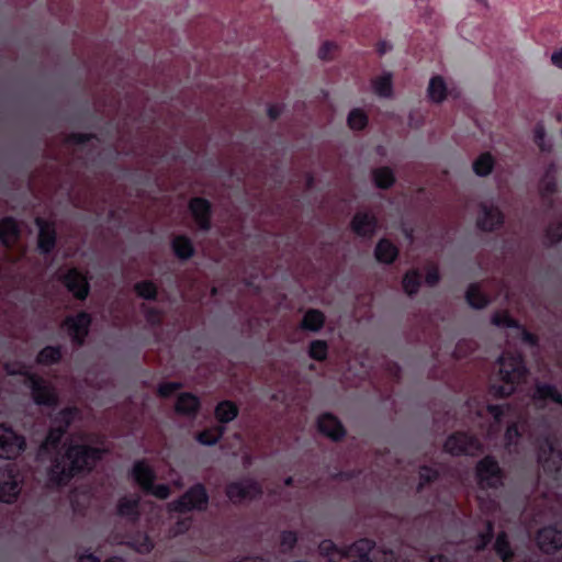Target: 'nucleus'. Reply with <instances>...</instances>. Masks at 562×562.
<instances>
[{
    "label": "nucleus",
    "instance_id": "obj_7",
    "mask_svg": "<svg viewBox=\"0 0 562 562\" xmlns=\"http://www.w3.org/2000/svg\"><path fill=\"white\" fill-rule=\"evenodd\" d=\"M21 479L15 468L7 463L0 468V498L4 503H12L19 495Z\"/></svg>",
    "mask_w": 562,
    "mask_h": 562
},
{
    "label": "nucleus",
    "instance_id": "obj_40",
    "mask_svg": "<svg viewBox=\"0 0 562 562\" xmlns=\"http://www.w3.org/2000/svg\"><path fill=\"white\" fill-rule=\"evenodd\" d=\"M222 437L221 429L204 430L198 435V441L204 446H212Z\"/></svg>",
    "mask_w": 562,
    "mask_h": 562
},
{
    "label": "nucleus",
    "instance_id": "obj_36",
    "mask_svg": "<svg viewBox=\"0 0 562 562\" xmlns=\"http://www.w3.org/2000/svg\"><path fill=\"white\" fill-rule=\"evenodd\" d=\"M368 124L367 114L360 109H353L348 115V125L351 130H362Z\"/></svg>",
    "mask_w": 562,
    "mask_h": 562
},
{
    "label": "nucleus",
    "instance_id": "obj_37",
    "mask_svg": "<svg viewBox=\"0 0 562 562\" xmlns=\"http://www.w3.org/2000/svg\"><path fill=\"white\" fill-rule=\"evenodd\" d=\"M420 284V276L416 271H411L405 274L403 279V288L409 295L417 292Z\"/></svg>",
    "mask_w": 562,
    "mask_h": 562
},
{
    "label": "nucleus",
    "instance_id": "obj_12",
    "mask_svg": "<svg viewBox=\"0 0 562 562\" xmlns=\"http://www.w3.org/2000/svg\"><path fill=\"white\" fill-rule=\"evenodd\" d=\"M504 216L493 201L482 202L477 216V226L483 231H494L503 224Z\"/></svg>",
    "mask_w": 562,
    "mask_h": 562
},
{
    "label": "nucleus",
    "instance_id": "obj_48",
    "mask_svg": "<svg viewBox=\"0 0 562 562\" xmlns=\"http://www.w3.org/2000/svg\"><path fill=\"white\" fill-rule=\"evenodd\" d=\"M79 562H100V559L93 553H85L79 557ZM104 562H124V559L121 557H113Z\"/></svg>",
    "mask_w": 562,
    "mask_h": 562
},
{
    "label": "nucleus",
    "instance_id": "obj_60",
    "mask_svg": "<svg viewBox=\"0 0 562 562\" xmlns=\"http://www.w3.org/2000/svg\"><path fill=\"white\" fill-rule=\"evenodd\" d=\"M239 562H266L262 558H245Z\"/></svg>",
    "mask_w": 562,
    "mask_h": 562
},
{
    "label": "nucleus",
    "instance_id": "obj_20",
    "mask_svg": "<svg viewBox=\"0 0 562 562\" xmlns=\"http://www.w3.org/2000/svg\"><path fill=\"white\" fill-rule=\"evenodd\" d=\"M450 90L443 77L437 75L430 78L427 87V98L432 103H442L450 94Z\"/></svg>",
    "mask_w": 562,
    "mask_h": 562
},
{
    "label": "nucleus",
    "instance_id": "obj_1",
    "mask_svg": "<svg viewBox=\"0 0 562 562\" xmlns=\"http://www.w3.org/2000/svg\"><path fill=\"white\" fill-rule=\"evenodd\" d=\"M77 414L74 407L63 409L54 419V426L38 451L40 461L49 462L48 477L56 484L67 482L78 472L90 470L104 452V449L91 447V440L86 436L71 437L60 446L66 428Z\"/></svg>",
    "mask_w": 562,
    "mask_h": 562
},
{
    "label": "nucleus",
    "instance_id": "obj_54",
    "mask_svg": "<svg viewBox=\"0 0 562 562\" xmlns=\"http://www.w3.org/2000/svg\"><path fill=\"white\" fill-rule=\"evenodd\" d=\"M518 436H519V432H518L517 425L514 424V425L509 426L506 430L507 445H513L514 439L517 438Z\"/></svg>",
    "mask_w": 562,
    "mask_h": 562
},
{
    "label": "nucleus",
    "instance_id": "obj_5",
    "mask_svg": "<svg viewBox=\"0 0 562 562\" xmlns=\"http://www.w3.org/2000/svg\"><path fill=\"white\" fill-rule=\"evenodd\" d=\"M133 476L134 480L138 483V485L147 493L159 499H166L170 490L166 484L155 485L154 481L156 479V474L154 470L144 461L136 462L133 468Z\"/></svg>",
    "mask_w": 562,
    "mask_h": 562
},
{
    "label": "nucleus",
    "instance_id": "obj_63",
    "mask_svg": "<svg viewBox=\"0 0 562 562\" xmlns=\"http://www.w3.org/2000/svg\"><path fill=\"white\" fill-rule=\"evenodd\" d=\"M292 480H293L292 477H288V479L285 480V484H286V485H290V484L292 483Z\"/></svg>",
    "mask_w": 562,
    "mask_h": 562
},
{
    "label": "nucleus",
    "instance_id": "obj_31",
    "mask_svg": "<svg viewBox=\"0 0 562 562\" xmlns=\"http://www.w3.org/2000/svg\"><path fill=\"white\" fill-rule=\"evenodd\" d=\"M117 510L121 516L135 520L138 517V501L124 497L120 501Z\"/></svg>",
    "mask_w": 562,
    "mask_h": 562
},
{
    "label": "nucleus",
    "instance_id": "obj_56",
    "mask_svg": "<svg viewBox=\"0 0 562 562\" xmlns=\"http://www.w3.org/2000/svg\"><path fill=\"white\" fill-rule=\"evenodd\" d=\"M551 63L562 69V47L552 53Z\"/></svg>",
    "mask_w": 562,
    "mask_h": 562
},
{
    "label": "nucleus",
    "instance_id": "obj_9",
    "mask_svg": "<svg viewBox=\"0 0 562 562\" xmlns=\"http://www.w3.org/2000/svg\"><path fill=\"white\" fill-rule=\"evenodd\" d=\"M25 448L24 437L0 424V458H14Z\"/></svg>",
    "mask_w": 562,
    "mask_h": 562
},
{
    "label": "nucleus",
    "instance_id": "obj_59",
    "mask_svg": "<svg viewBox=\"0 0 562 562\" xmlns=\"http://www.w3.org/2000/svg\"><path fill=\"white\" fill-rule=\"evenodd\" d=\"M147 321L150 322L151 324H156L159 322V316L156 312H153V311H147Z\"/></svg>",
    "mask_w": 562,
    "mask_h": 562
},
{
    "label": "nucleus",
    "instance_id": "obj_13",
    "mask_svg": "<svg viewBox=\"0 0 562 562\" xmlns=\"http://www.w3.org/2000/svg\"><path fill=\"white\" fill-rule=\"evenodd\" d=\"M539 462L544 471L559 472L562 464L561 452L555 449L550 437H544L539 443Z\"/></svg>",
    "mask_w": 562,
    "mask_h": 562
},
{
    "label": "nucleus",
    "instance_id": "obj_22",
    "mask_svg": "<svg viewBox=\"0 0 562 562\" xmlns=\"http://www.w3.org/2000/svg\"><path fill=\"white\" fill-rule=\"evenodd\" d=\"M318 429L334 440L341 438L345 434L340 422L330 414H324L319 417Z\"/></svg>",
    "mask_w": 562,
    "mask_h": 562
},
{
    "label": "nucleus",
    "instance_id": "obj_50",
    "mask_svg": "<svg viewBox=\"0 0 562 562\" xmlns=\"http://www.w3.org/2000/svg\"><path fill=\"white\" fill-rule=\"evenodd\" d=\"M491 537H492V524L491 521H487L486 522V532L484 533H481L480 537H479V540L476 541V549L480 550V549H483L486 543L491 540Z\"/></svg>",
    "mask_w": 562,
    "mask_h": 562
},
{
    "label": "nucleus",
    "instance_id": "obj_28",
    "mask_svg": "<svg viewBox=\"0 0 562 562\" xmlns=\"http://www.w3.org/2000/svg\"><path fill=\"white\" fill-rule=\"evenodd\" d=\"M490 414L493 416L496 424L502 423L503 420L509 422L513 417H517L518 419L522 418V414L518 412L517 408H513L512 406H496L490 405L487 407Z\"/></svg>",
    "mask_w": 562,
    "mask_h": 562
},
{
    "label": "nucleus",
    "instance_id": "obj_29",
    "mask_svg": "<svg viewBox=\"0 0 562 562\" xmlns=\"http://www.w3.org/2000/svg\"><path fill=\"white\" fill-rule=\"evenodd\" d=\"M199 407L198 398L189 393L181 394L176 403V409L178 413L192 415L196 412Z\"/></svg>",
    "mask_w": 562,
    "mask_h": 562
},
{
    "label": "nucleus",
    "instance_id": "obj_24",
    "mask_svg": "<svg viewBox=\"0 0 562 562\" xmlns=\"http://www.w3.org/2000/svg\"><path fill=\"white\" fill-rule=\"evenodd\" d=\"M495 166V158L490 153L479 155L472 162V170L477 177H487Z\"/></svg>",
    "mask_w": 562,
    "mask_h": 562
},
{
    "label": "nucleus",
    "instance_id": "obj_51",
    "mask_svg": "<svg viewBox=\"0 0 562 562\" xmlns=\"http://www.w3.org/2000/svg\"><path fill=\"white\" fill-rule=\"evenodd\" d=\"M180 387V385L178 383H175V382H168V383H164L159 386V394L164 397L166 396H170L171 394H173Z\"/></svg>",
    "mask_w": 562,
    "mask_h": 562
},
{
    "label": "nucleus",
    "instance_id": "obj_2",
    "mask_svg": "<svg viewBox=\"0 0 562 562\" xmlns=\"http://www.w3.org/2000/svg\"><path fill=\"white\" fill-rule=\"evenodd\" d=\"M368 539H360L348 547L339 548L330 540L319 544V552L328 562H397L392 550L378 548Z\"/></svg>",
    "mask_w": 562,
    "mask_h": 562
},
{
    "label": "nucleus",
    "instance_id": "obj_21",
    "mask_svg": "<svg viewBox=\"0 0 562 562\" xmlns=\"http://www.w3.org/2000/svg\"><path fill=\"white\" fill-rule=\"evenodd\" d=\"M532 403L536 406H541L542 403L552 402L562 409V395L552 386L547 384H538L532 397Z\"/></svg>",
    "mask_w": 562,
    "mask_h": 562
},
{
    "label": "nucleus",
    "instance_id": "obj_6",
    "mask_svg": "<svg viewBox=\"0 0 562 562\" xmlns=\"http://www.w3.org/2000/svg\"><path fill=\"white\" fill-rule=\"evenodd\" d=\"M209 496L201 484L191 487L178 501L168 504L171 512H190L193 509L202 510L206 507Z\"/></svg>",
    "mask_w": 562,
    "mask_h": 562
},
{
    "label": "nucleus",
    "instance_id": "obj_23",
    "mask_svg": "<svg viewBox=\"0 0 562 562\" xmlns=\"http://www.w3.org/2000/svg\"><path fill=\"white\" fill-rule=\"evenodd\" d=\"M36 224L40 229L38 247L43 252H49L55 245V232L43 220L37 218Z\"/></svg>",
    "mask_w": 562,
    "mask_h": 562
},
{
    "label": "nucleus",
    "instance_id": "obj_45",
    "mask_svg": "<svg viewBox=\"0 0 562 562\" xmlns=\"http://www.w3.org/2000/svg\"><path fill=\"white\" fill-rule=\"evenodd\" d=\"M535 142L542 151H549L551 146L546 143V132L542 126H537L535 130Z\"/></svg>",
    "mask_w": 562,
    "mask_h": 562
},
{
    "label": "nucleus",
    "instance_id": "obj_15",
    "mask_svg": "<svg viewBox=\"0 0 562 562\" xmlns=\"http://www.w3.org/2000/svg\"><path fill=\"white\" fill-rule=\"evenodd\" d=\"M539 548L544 552H551L562 547V525L547 527L537 536Z\"/></svg>",
    "mask_w": 562,
    "mask_h": 562
},
{
    "label": "nucleus",
    "instance_id": "obj_17",
    "mask_svg": "<svg viewBox=\"0 0 562 562\" xmlns=\"http://www.w3.org/2000/svg\"><path fill=\"white\" fill-rule=\"evenodd\" d=\"M90 316L87 313H79L74 317H68L65 327L75 341L81 344L88 333Z\"/></svg>",
    "mask_w": 562,
    "mask_h": 562
},
{
    "label": "nucleus",
    "instance_id": "obj_39",
    "mask_svg": "<svg viewBox=\"0 0 562 562\" xmlns=\"http://www.w3.org/2000/svg\"><path fill=\"white\" fill-rule=\"evenodd\" d=\"M128 544L139 553H148L154 547L151 540L145 535L137 536Z\"/></svg>",
    "mask_w": 562,
    "mask_h": 562
},
{
    "label": "nucleus",
    "instance_id": "obj_26",
    "mask_svg": "<svg viewBox=\"0 0 562 562\" xmlns=\"http://www.w3.org/2000/svg\"><path fill=\"white\" fill-rule=\"evenodd\" d=\"M397 248L387 239H381L375 248V258L383 263H391L397 257Z\"/></svg>",
    "mask_w": 562,
    "mask_h": 562
},
{
    "label": "nucleus",
    "instance_id": "obj_38",
    "mask_svg": "<svg viewBox=\"0 0 562 562\" xmlns=\"http://www.w3.org/2000/svg\"><path fill=\"white\" fill-rule=\"evenodd\" d=\"M60 358V350L56 347H46L37 356V362L43 364H50L58 361Z\"/></svg>",
    "mask_w": 562,
    "mask_h": 562
},
{
    "label": "nucleus",
    "instance_id": "obj_34",
    "mask_svg": "<svg viewBox=\"0 0 562 562\" xmlns=\"http://www.w3.org/2000/svg\"><path fill=\"white\" fill-rule=\"evenodd\" d=\"M176 255L181 259L190 258L193 255V247L189 238L177 236L172 243Z\"/></svg>",
    "mask_w": 562,
    "mask_h": 562
},
{
    "label": "nucleus",
    "instance_id": "obj_55",
    "mask_svg": "<svg viewBox=\"0 0 562 562\" xmlns=\"http://www.w3.org/2000/svg\"><path fill=\"white\" fill-rule=\"evenodd\" d=\"M91 136L85 135V134H74L68 138L69 143L74 144H85L86 142H89Z\"/></svg>",
    "mask_w": 562,
    "mask_h": 562
},
{
    "label": "nucleus",
    "instance_id": "obj_4",
    "mask_svg": "<svg viewBox=\"0 0 562 562\" xmlns=\"http://www.w3.org/2000/svg\"><path fill=\"white\" fill-rule=\"evenodd\" d=\"M5 372L9 375H22L24 383L30 387L34 402L38 405L53 406L57 403V393L49 382L29 372L22 362H7Z\"/></svg>",
    "mask_w": 562,
    "mask_h": 562
},
{
    "label": "nucleus",
    "instance_id": "obj_41",
    "mask_svg": "<svg viewBox=\"0 0 562 562\" xmlns=\"http://www.w3.org/2000/svg\"><path fill=\"white\" fill-rule=\"evenodd\" d=\"M495 550L503 561H507L512 557V551L505 533L498 535L495 542Z\"/></svg>",
    "mask_w": 562,
    "mask_h": 562
},
{
    "label": "nucleus",
    "instance_id": "obj_52",
    "mask_svg": "<svg viewBox=\"0 0 562 562\" xmlns=\"http://www.w3.org/2000/svg\"><path fill=\"white\" fill-rule=\"evenodd\" d=\"M336 49V45L331 42H325L319 50H318V57L322 59H327L330 57L331 52Z\"/></svg>",
    "mask_w": 562,
    "mask_h": 562
},
{
    "label": "nucleus",
    "instance_id": "obj_44",
    "mask_svg": "<svg viewBox=\"0 0 562 562\" xmlns=\"http://www.w3.org/2000/svg\"><path fill=\"white\" fill-rule=\"evenodd\" d=\"M553 170V167H551L546 176V178L541 182V194L548 195L555 191V181L553 177H550V171Z\"/></svg>",
    "mask_w": 562,
    "mask_h": 562
},
{
    "label": "nucleus",
    "instance_id": "obj_42",
    "mask_svg": "<svg viewBox=\"0 0 562 562\" xmlns=\"http://www.w3.org/2000/svg\"><path fill=\"white\" fill-rule=\"evenodd\" d=\"M327 355V344L323 340H314L310 346V356L315 360H323Z\"/></svg>",
    "mask_w": 562,
    "mask_h": 562
},
{
    "label": "nucleus",
    "instance_id": "obj_8",
    "mask_svg": "<svg viewBox=\"0 0 562 562\" xmlns=\"http://www.w3.org/2000/svg\"><path fill=\"white\" fill-rule=\"evenodd\" d=\"M477 482L481 490L496 488L502 484V472L497 462L486 457L476 467Z\"/></svg>",
    "mask_w": 562,
    "mask_h": 562
},
{
    "label": "nucleus",
    "instance_id": "obj_32",
    "mask_svg": "<svg viewBox=\"0 0 562 562\" xmlns=\"http://www.w3.org/2000/svg\"><path fill=\"white\" fill-rule=\"evenodd\" d=\"M324 324V315L317 310H310L302 319V327L312 331L318 330Z\"/></svg>",
    "mask_w": 562,
    "mask_h": 562
},
{
    "label": "nucleus",
    "instance_id": "obj_27",
    "mask_svg": "<svg viewBox=\"0 0 562 562\" xmlns=\"http://www.w3.org/2000/svg\"><path fill=\"white\" fill-rule=\"evenodd\" d=\"M19 235L18 224L13 218L7 217L0 222V240L9 246L13 244Z\"/></svg>",
    "mask_w": 562,
    "mask_h": 562
},
{
    "label": "nucleus",
    "instance_id": "obj_35",
    "mask_svg": "<svg viewBox=\"0 0 562 562\" xmlns=\"http://www.w3.org/2000/svg\"><path fill=\"white\" fill-rule=\"evenodd\" d=\"M467 301L474 308H482L487 304V300L477 284L469 286L467 291Z\"/></svg>",
    "mask_w": 562,
    "mask_h": 562
},
{
    "label": "nucleus",
    "instance_id": "obj_19",
    "mask_svg": "<svg viewBox=\"0 0 562 562\" xmlns=\"http://www.w3.org/2000/svg\"><path fill=\"white\" fill-rule=\"evenodd\" d=\"M190 211L196 225L201 229H209L210 227V203L201 198H194L190 202Z\"/></svg>",
    "mask_w": 562,
    "mask_h": 562
},
{
    "label": "nucleus",
    "instance_id": "obj_49",
    "mask_svg": "<svg viewBox=\"0 0 562 562\" xmlns=\"http://www.w3.org/2000/svg\"><path fill=\"white\" fill-rule=\"evenodd\" d=\"M296 542V535L292 531H285L281 536V547L284 550L293 548Z\"/></svg>",
    "mask_w": 562,
    "mask_h": 562
},
{
    "label": "nucleus",
    "instance_id": "obj_53",
    "mask_svg": "<svg viewBox=\"0 0 562 562\" xmlns=\"http://www.w3.org/2000/svg\"><path fill=\"white\" fill-rule=\"evenodd\" d=\"M439 281V273L436 267H430L427 270L426 274V283L430 286H434Z\"/></svg>",
    "mask_w": 562,
    "mask_h": 562
},
{
    "label": "nucleus",
    "instance_id": "obj_57",
    "mask_svg": "<svg viewBox=\"0 0 562 562\" xmlns=\"http://www.w3.org/2000/svg\"><path fill=\"white\" fill-rule=\"evenodd\" d=\"M189 526H190V521L189 520L180 521L178 524V527H177L175 533L177 535V533L184 532L189 528Z\"/></svg>",
    "mask_w": 562,
    "mask_h": 562
},
{
    "label": "nucleus",
    "instance_id": "obj_62",
    "mask_svg": "<svg viewBox=\"0 0 562 562\" xmlns=\"http://www.w3.org/2000/svg\"><path fill=\"white\" fill-rule=\"evenodd\" d=\"M173 485L178 488H181L183 486L182 482L180 480L173 481Z\"/></svg>",
    "mask_w": 562,
    "mask_h": 562
},
{
    "label": "nucleus",
    "instance_id": "obj_33",
    "mask_svg": "<svg viewBox=\"0 0 562 562\" xmlns=\"http://www.w3.org/2000/svg\"><path fill=\"white\" fill-rule=\"evenodd\" d=\"M373 180L376 187L386 189L394 183L395 178L389 167H381L373 171Z\"/></svg>",
    "mask_w": 562,
    "mask_h": 562
},
{
    "label": "nucleus",
    "instance_id": "obj_61",
    "mask_svg": "<svg viewBox=\"0 0 562 562\" xmlns=\"http://www.w3.org/2000/svg\"><path fill=\"white\" fill-rule=\"evenodd\" d=\"M429 562H448V560L445 559L442 555H438V557L431 558Z\"/></svg>",
    "mask_w": 562,
    "mask_h": 562
},
{
    "label": "nucleus",
    "instance_id": "obj_11",
    "mask_svg": "<svg viewBox=\"0 0 562 562\" xmlns=\"http://www.w3.org/2000/svg\"><path fill=\"white\" fill-rule=\"evenodd\" d=\"M480 449V441L463 432L450 436L445 443V450L451 454H474Z\"/></svg>",
    "mask_w": 562,
    "mask_h": 562
},
{
    "label": "nucleus",
    "instance_id": "obj_18",
    "mask_svg": "<svg viewBox=\"0 0 562 562\" xmlns=\"http://www.w3.org/2000/svg\"><path fill=\"white\" fill-rule=\"evenodd\" d=\"M66 288L78 299H85L88 295L89 285L85 276L76 269H70L64 276Z\"/></svg>",
    "mask_w": 562,
    "mask_h": 562
},
{
    "label": "nucleus",
    "instance_id": "obj_47",
    "mask_svg": "<svg viewBox=\"0 0 562 562\" xmlns=\"http://www.w3.org/2000/svg\"><path fill=\"white\" fill-rule=\"evenodd\" d=\"M547 234L552 243L559 241L562 238V221L557 224H551Z\"/></svg>",
    "mask_w": 562,
    "mask_h": 562
},
{
    "label": "nucleus",
    "instance_id": "obj_16",
    "mask_svg": "<svg viewBox=\"0 0 562 562\" xmlns=\"http://www.w3.org/2000/svg\"><path fill=\"white\" fill-rule=\"evenodd\" d=\"M352 231L361 237H371L378 227L375 216L368 212H358L351 222Z\"/></svg>",
    "mask_w": 562,
    "mask_h": 562
},
{
    "label": "nucleus",
    "instance_id": "obj_10",
    "mask_svg": "<svg viewBox=\"0 0 562 562\" xmlns=\"http://www.w3.org/2000/svg\"><path fill=\"white\" fill-rule=\"evenodd\" d=\"M492 322L495 326L506 328L508 330L507 338L512 341L519 340L528 345H533L536 342L535 336L519 326L506 313H496L493 316Z\"/></svg>",
    "mask_w": 562,
    "mask_h": 562
},
{
    "label": "nucleus",
    "instance_id": "obj_43",
    "mask_svg": "<svg viewBox=\"0 0 562 562\" xmlns=\"http://www.w3.org/2000/svg\"><path fill=\"white\" fill-rule=\"evenodd\" d=\"M137 294L144 299H153L156 295V286L149 281H143L135 285Z\"/></svg>",
    "mask_w": 562,
    "mask_h": 562
},
{
    "label": "nucleus",
    "instance_id": "obj_30",
    "mask_svg": "<svg viewBox=\"0 0 562 562\" xmlns=\"http://www.w3.org/2000/svg\"><path fill=\"white\" fill-rule=\"evenodd\" d=\"M238 409L235 404L224 401L216 406L215 416L221 423L232 422L237 416Z\"/></svg>",
    "mask_w": 562,
    "mask_h": 562
},
{
    "label": "nucleus",
    "instance_id": "obj_58",
    "mask_svg": "<svg viewBox=\"0 0 562 562\" xmlns=\"http://www.w3.org/2000/svg\"><path fill=\"white\" fill-rule=\"evenodd\" d=\"M281 109L277 105H272L268 110V114L271 119H277L280 115Z\"/></svg>",
    "mask_w": 562,
    "mask_h": 562
},
{
    "label": "nucleus",
    "instance_id": "obj_14",
    "mask_svg": "<svg viewBox=\"0 0 562 562\" xmlns=\"http://www.w3.org/2000/svg\"><path fill=\"white\" fill-rule=\"evenodd\" d=\"M260 492L261 490L258 483L252 480L233 482L226 490L228 498L235 503L251 499L260 494Z\"/></svg>",
    "mask_w": 562,
    "mask_h": 562
},
{
    "label": "nucleus",
    "instance_id": "obj_25",
    "mask_svg": "<svg viewBox=\"0 0 562 562\" xmlns=\"http://www.w3.org/2000/svg\"><path fill=\"white\" fill-rule=\"evenodd\" d=\"M372 88L375 94L382 98H391L393 95L392 74L384 72L372 80Z\"/></svg>",
    "mask_w": 562,
    "mask_h": 562
},
{
    "label": "nucleus",
    "instance_id": "obj_3",
    "mask_svg": "<svg viewBox=\"0 0 562 562\" xmlns=\"http://www.w3.org/2000/svg\"><path fill=\"white\" fill-rule=\"evenodd\" d=\"M498 381L491 386L494 396L510 395L526 375V368L519 355L505 352L498 360Z\"/></svg>",
    "mask_w": 562,
    "mask_h": 562
},
{
    "label": "nucleus",
    "instance_id": "obj_46",
    "mask_svg": "<svg viewBox=\"0 0 562 562\" xmlns=\"http://www.w3.org/2000/svg\"><path fill=\"white\" fill-rule=\"evenodd\" d=\"M419 477H420L419 487H422L425 483H428L437 477V471L434 470L432 468L423 467L419 470Z\"/></svg>",
    "mask_w": 562,
    "mask_h": 562
}]
</instances>
